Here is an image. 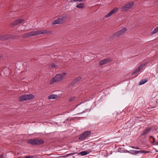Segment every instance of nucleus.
<instances>
[{"instance_id": "nucleus-4", "label": "nucleus", "mask_w": 158, "mask_h": 158, "mask_svg": "<svg viewBox=\"0 0 158 158\" xmlns=\"http://www.w3.org/2000/svg\"><path fill=\"white\" fill-rule=\"evenodd\" d=\"M34 98V96L32 94H26L23 95L19 98L20 101L30 100Z\"/></svg>"}, {"instance_id": "nucleus-8", "label": "nucleus", "mask_w": 158, "mask_h": 158, "mask_svg": "<svg viewBox=\"0 0 158 158\" xmlns=\"http://www.w3.org/2000/svg\"><path fill=\"white\" fill-rule=\"evenodd\" d=\"M147 64V63H143L141 64L132 73V74H136L141 70Z\"/></svg>"}, {"instance_id": "nucleus-24", "label": "nucleus", "mask_w": 158, "mask_h": 158, "mask_svg": "<svg viewBox=\"0 0 158 158\" xmlns=\"http://www.w3.org/2000/svg\"><path fill=\"white\" fill-rule=\"evenodd\" d=\"M76 98V97H73L70 98L69 99V102H71L72 101L74 100Z\"/></svg>"}, {"instance_id": "nucleus-14", "label": "nucleus", "mask_w": 158, "mask_h": 158, "mask_svg": "<svg viewBox=\"0 0 158 158\" xmlns=\"http://www.w3.org/2000/svg\"><path fill=\"white\" fill-rule=\"evenodd\" d=\"M28 143L32 145H36V139H31L28 141Z\"/></svg>"}, {"instance_id": "nucleus-28", "label": "nucleus", "mask_w": 158, "mask_h": 158, "mask_svg": "<svg viewBox=\"0 0 158 158\" xmlns=\"http://www.w3.org/2000/svg\"><path fill=\"white\" fill-rule=\"evenodd\" d=\"M0 158H4L3 157V154H2L0 155Z\"/></svg>"}, {"instance_id": "nucleus-13", "label": "nucleus", "mask_w": 158, "mask_h": 158, "mask_svg": "<svg viewBox=\"0 0 158 158\" xmlns=\"http://www.w3.org/2000/svg\"><path fill=\"white\" fill-rule=\"evenodd\" d=\"M59 97L58 95H57L56 94H52L48 97V98L49 99H56L59 98Z\"/></svg>"}, {"instance_id": "nucleus-26", "label": "nucleus", "mask_w": 158, "mask_h": 158, "mask_svg": "<svg viewBox=\"0 0 158 158\" xmlns=\"http://www.w3.org/2000/svg\"><path fill=\"white\" fill-rule=\"evenodd\" d=\"M133 152V153H135V154H137V153H140V151H136V150H135V151H132Z\"/></svg>"}, {"instance_id": "nucleus-9", "label": "nucleus", "mask_w": 158, "mask_h": 158, "mask_svg": "<svg viewBox=\"0 0 158 158\" xmlns=\"http://www.w3.org/2000/svg\"><path fill=\"white\" fill-rule=\"evenodd\" d=\"M10 38L14 39L12 35H9L7 34L5 35H0V39L2 40H4L10 39Z\"/></svg>"}, {"instance_id": "nucleus-31", "label": "nucleus", "mask_w": 158, "mask_h": 158, "mask_svg": "<svg viewBox=\"0 0 158 158\" xmlns=\"http://www.w3.org/2000/svg\"><path fill=\"white\" fill-rule=\"evenodd\" d=\"M153 143H154L155 142V139L154 138H153Z\"/></svg>"}, {"instance_id": "nucleus-18", "label": "nucleus", "mask_w": 158, "mask_h": 158, "mask_svg": "<svg viewBox=\"0 0 158 158\" xmlns=\"http://www.w3.org/2000/svg\"><path fill=\"white\" fill-rule=\"evenodd\" d=\"M148 81V79L147 78L144 79L143 80H142L140 81L139 82V85H140L142 84H144L146 82H147Z\"/></svg>"}, {"instance_id": "nucleus-10", "label": "nucleus", "mask_w": 158, "mask_h": 158, "mask_svg": "<svg viewBox=\"0 0 158 158\" xmlns=\"http://www.w3.org/2000/svg\"><path fill=\"white\" fill-rule=\"evenodd\" d=\"M118 10V8L117 7H115L110 12L105 15V17L106 18H108L111 16L113 14L115 13L117 10Z\"/></svg>"}, {"instance_id": "nucleus-12", "label": "nucleus", "mask_w": 158, "mask_h": 158, "mask_svg": "<svg viewBox=\"0 0 158 158\" xmlns=\"http://www.w3.org/2000/svg\"><path fill=\"white\" fill-rule=\"evenodd\" d=\"M24 21V20L23 19H18L15 20L13 23V24L14 25H17L19 23H22Z\"/></svg>"}, {"instance_id": "nucleus-3", "label": "nucleus", "mask_w": 158, "mask_h": 158, "mask_svg": "<svg viewBox=\"0 0 158 158\" xmlns=\"http://www.w3.org/2000/svg\"><path fill=\"white\" fill-rule=\"evenodd\" d=\"M66 73H63L61 74H57L55 76L52 78L50 81L49 84L50 85L53 84L55 82H58L61 81L64 77Z\"/></svg>"}, {"instance_id": "nucleus-15", "label": "nucleus", "mask_w": 158, "mask_h": 158, "mask_svg": "<svg viewBox=\"0 0 158 158\" xmlns=\"http://www.w3.org/2000/svg\"><path fill=\"white\" fill-rule=\"evenodd\" d=\"M44 142V141L41 139H36V145L41 144Z\"/></svg>"}, {"instance_id": "nucleus-35", "label": "nucleus", "mask_w": 158, "mask_h": 158, "mask_svg": "<svg viewBox=\"0 0 158 158\" xmlns=\"http://www.w3.org/2000/svg\"><path fill=\"white\" fill-rule=\"evenodd\" d=\"M145 152V153H147V152Z\"/></svg>"}, {"instance_id": "nucleus-6", "label": "nucleus", "mask_w": 158, "mask_h": 158, "mask_svg": "<svg viewBox=\"0 0 158 158\" xmlns=\"http://www.w3.org/2000/svg\"><path fill=\"white\" fill-rule=\"evenodd\" d=\"M134 5L133 2H131L127 3L124 5L122 8L121 10L122 11H125L128 10L130 9H131Z\"/></svg>"}, {"instance_id": "nucleus-20", "label": "nucleus", "mask_w": 158, "mask_h": 158, "mask_svg": "<svg viewBox=\"0 0 158 158\" xmlns=\"http://www.w3.org/2000/svg\"><path fill=\"white\" fill-rule=\"evenodd\" d=\"M50 66L51 67L53 68H57L58 66L57 65H56L55 64L52 63L50 64Z\"/></svg>"}, {"instance_id": "nucleus-25", "label": "nucleus", "mask_w": 158, "mask_h": 158, "mask_svg": "<svg viewBox=\"0 0 158 158\" xmlns=\"http://www.w3.org/2000/svg\"><path fill=\"white\" fill-rule=\"evenodd\" d=\"M84 0H71L70 2H77L78 1L79 2H81Z\"/></svg>"}, {"instance_id": "nucleus-5", "label": "nucleus", "mask_w": 158, "mask_h": 158, "mask_svg": "<svg viewBox=\"0 0 158 158\" xmlns=\"http://www.w3.org/2000/svg\"><path fill=\"white\" fill-rule=\"evenodd\" d=\"M127 31L126 28L124 27L118 32L114 33L112 35L114 37H118L120 35L124 34Z\"/></svg>"}, {"instance_id": "nucleus-21", "label": "nucleus", "mask_w": 158, "mask_h": 158, "mask_svg": "<svg viewBox=\"0 0 158 158\" xmlns=\"http://www.w3.org/2000/svg\"><path fill=\"white\" fill-rule=\"evenodd\" d=\"M81 79V78L80 77H77L73 80V82L74 83H75L79 81Z\"/></svg>"}, {"instance_id": "nucleus-33", "label": "nucleus", "mask_w": 158, "mask_h": 158, "mask_svg": "<svg viewBox=\"0 0 158 158\" xmlns=\"http://www.w3.org/2000/svg\"><path fill=\"white\" fill-rule=\"evenodd\" d=\"M150 137L152 138V139H153V138H154L152 136H151Z\"/></svg>"}, {"instance_id": "nucleus-1", "label": "nucleus", "mask_w": 158, "mask_h": 158, "mask_svg": "<svg viewBox=\"0 0 158 158\" xmlns=\"http://www.w3.org/2000/svg\"><path fill=\"white\" fill-rule=\"evenodd\" d=\"M49 31L46 30H38L33 31L28 33L24 34L23 35V37L24 38H27L33 36L41 34H47L50 33Z\"/></svg>"}, {"instance_id": "nucleus-34", "label": "nucleus", "mask_w": 158, "mask_h": 158, "mask_svg": "<svg viewBox=\"0 0 158 158\" xmlns=\"http://www.w3.org/2000/svg\"><path fill=\"white\" fill-rule=\"evenodd\" d=\"M126 151L128 152H130L129 151Z\"/></svg>"}, {"instance_id": "nucleus-32", "label": "nucleus", "mask_w": 158, "mask_h": 158, "mask_svg": "<svg viewBox=\"0 0 158 158\" xmlns=\"http://www.w3.org/2000/svg\"><path fill=\"white\" fill-rule=\"evenodd\" d=\"M131 147L132 148H135V149H139V148H135L134 147Z\"/></svg>"}, {"instance_id": "nucleus-27", "label": "nucleus", "mask_w": 158, "mask_h": 158, "mask_svg": "<svg viewBox=\"0 0 158 158\" xmlns=\"http://www.w3.org/2000/svg\"><path fill=\"white\" fill-rule=\"evenodd\" d=\"M33 156H26L25 158H32Z\"/></svg>"}, {"instance_id": "nucleus-36", "label": "nucleus", "mask_w": 158, "mask_h": 158, "mask_svg": "<svg viewBox=\"0 0 158 158\" xmlns=\"http://www.w3.org/2000/svg\"><path fill=\"white\" fill-rule=\"evenodd\" d=\"M0 57H1V56H0Z\"/></svg>"}, {"instance_id": "nucleus-16", "label": "nucleus", "mask_w": 158, "mask_h": 158, "mask_svg": "<svg viewBox=\"0 0 158 158\" xmlns=\"http://www.w3.org/2000/svg\"><path fill=\"white\" fill-rule=\"evenodd\" d=\"M150 129L149 128H146L144 130L142 134V135H144L147 134L150 131Z\"/></svg>"}, {"instance_id": "nucleus-19", "label": "nucleus", "mask_w": 158, "mask_h": 158, "mask_svg": "<svg viewBox=\"0 0 158 158\" xmlns=\"http://www.w3.org/2000/svg\"><path fill=\"white\" fill-rule=\"evenodd\" d=\"M76 153H72L70 154H67L65 156H58L57 157L58 158H60V157H63V158H65L66 157H67L69 156H72L74 154Z\"/></svg>"}, {"instance_id": "nucleus-22", "label": "nucleus", "mask_w": 158, "mask_h": 158, "mask_svg": "<svg viewBox=\"0 0 158 158\" xmlns=\"http://www.w3.org/2000/svg\"><path fill=\"white\" fill-rule=\"evenodd\" d=\"M79 154L82 156H85L86 155L87 153L86 151H83L79 153Z\"/></svg>"}, {"instance_id": "nucleus-17", "label": "nucleus", "mask_w": 158, "mask_h": 158, "mask_svg": "<svg viewBox=\"0 0 158 158\" xmlns=\"http://www.w3.org/2000/svg\"><path fill=\"white\" fill-rule=\"evenodd\" d=\"M76 7L80 9L83 8L85 7V4L83 3H80L78 4Z\"/></svg>"}, {"instance_id": "nucleus-30", "label": "nucleus", "mask_w": 158, "mask_h": 158, "mask_svg": "<svg viewBox=\"0 0 158 158\" xmlns=\"http://www.w3.org/2000/svg\"><path fill=\"white\" fill-rule=\"evenodd\" d=\"M140 153H143L144 152V151H140Z\"/></svg>"}, {"instance_id": "nucleus-29", "label": "nucleus", "mask_w": 158, "mask_h": 158, "mask_svg": "<svg viewBox=\"0 0 158 158\" xmlns=\"http://www.w3.org/2000/svg\"><path fill=\"white\" fill-rule=\"evenodd\" d=\"M154 144L156 145H158V142H156Z\"/></svg>"}, {"instance_id": "nucleus-2", "label": "nucleus", "mask_w": 158, "mask_h": 158, "mask_svg": "<svg viewBox=\"0 0 158 158\" xmlns=\"http://www.w3.org/2000/svg\"><path fill=\"white\" fill-rule=\"evenodd\" d=\"M68 17L65 14H62L59 16V18L54 20L52 23V24H61L64 23L66 21Z\"/></svg>"}, {"instance_id": "nucleus-11", "label": "nucleus", "mask_w": 158, "mask_h": 158, "mask_svg": "<svg viewBox=\"0 0 158 158\" xmlns=\"http://www.w3.org/2000/svg\"><path fill=\"white\" fill-rule=\"evenodd\" d=\"M111 61L108 58L105 59L101 60L99 63L100 65H102Z\"/></svg>"}, {"instance_id": "nucleus-7", "label": "nucleus", "mask_w": 158, "mask_h": 158, "mask_svg": "<svg viewBox=\"0 0 158 158\" xmlns=\"http://www.w3.org/2000/svg\"><path fill=\"white\" fill-rule=\"evenodd\" d=\"M91 133V132L90 131H85L83 132L82 134L80 135L79 138V139L80 140H83L85 138H87Z\"/></svg>"}, {"instance_id": "nucleus-23", "label": "nucleus", "mask_w": 158, "mask_h": 158, "mask_svg": "<svg viewBox=\"0 0 158 158\" xmlns=\"http://www.w3.org/2000/svg\"><path fill=\"white\" fill-rule=\"evenodd\" d=\"M158 31V27L155 28L152 31V34H155Z\"/></svg>"}]
</instances>
